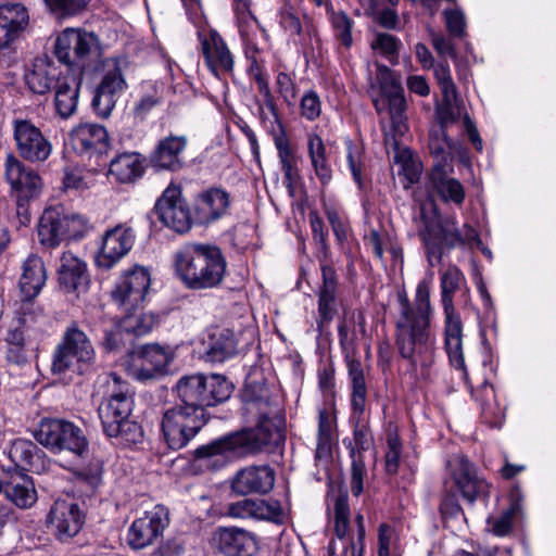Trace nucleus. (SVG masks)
<instances>
[{
  "label": "nucleus",
  "mask_w": 556,
  "mask_h": 556,
  "mask_svg": "<svg viewBox=\"0 0 556 556\" xmlns=\"http://www.w3.org/2000/svg\"><path fill=\"white\" fill-rule=\"evenodd\" d=\"M430 289L426 282L417 286L415 306L407 299L401 300V314L396 320L395 344L400 355L409 362L415 371L418 366L428 367L433 362L434 337L430 331Z\"/></svg>",
  "instance_id": "1"
},
{
  "label": "nucleus",
  "mask_w": 556,
  "mask_h": 556,
  "mask_svg": "<svg viewBox=\"0 0 556 556\" xmlns=\"http://www.w3.org/2000/svg\"><path fill=\"white\" fill-rule=\"evenodd\" d=\"M173 266L190 290L217 288L227 270V262L217 245H187L175 253Z\"/></svg>",
  "instance_id": "2"
},
{
  "label": "nucleus",
  "mask_w": 556,
  "mask_h": 556,
  "mask_svg": "<svg viewBox=\"0 0 556 556\" xmlns=\"http://www.w3.org/2000/svg\"><path fill=\"white\" fill-rule=\"evenodd\" d=\"M174 393L180 405L197 414L205 415V408L228 400L232 384L222 375H186L178 379Z\"/></svg>",
  "instance_id": "3"
},
{
  "label": "nucleus",
  "mask_w": 556,
  "mask_h": 556,
  "mask_svg": "<svg viewBox=\"0 0 556 556\" xmlns=\"http://www.w3.org/2000/svg\"><path fill=\"white\" fill-rule=\"evenodd\" d=\"M465 285V277L456 266H450L441 276V303L444 312L445 349L451 364L464 371L463 323L454 307V294Z\"/></svg>",
  "instance_id": "4"
},
{
  "label": "nucleus",
  "mask_w": 556,
  "mask_h": 556,
  "mask_svg": "<svg viewBox=\"0 0 556 556\" xmlns=\"http://www.w3.org/2000/svg\"><path fill=\"white\" fill-rule=\"evenodd\" d=\"M34 437L42 446L54 454L71 453L74 460L70 465H63L68 469H75L79 459L88 452V442L81 429L64 419H41Z\"/></svg>",
  "instance_id": "5"
},
{
  "label": "nucleus",
  "mask_w": 556,
  "mask_h": 556,
  "mask_svg": "<svg viewBox=\"0 0 556 556\" xmlns=\"http://www.w3.org/2000/svg\"><path fill=\"white\" fill-rule=\"evenodd\" d=\"M94 359L96 351L90 339L73 323L65 329L53 352L51 370L59 375L66 371L83 374Z\"/></svg>",
  "instance_id": "6"
},
{
  "label": "nucleus",
  "mask_w": 556,
  "mask_h": 556,
  "mask_svg": "<svg viewBox=\"0 0 556 556\" xmlns=\"http://www.w3.org/2000/svg\"><path fill=\"white\" fill-rule=\"evenodd\" d=\"M53 52L66 73L78 68L84 72L87 62L101 55L102 46L93 31L67 27L56 36Z\"/></svg>",
  "instance_id": "7"
},
{
  "label": "nucleus",
  "mask_w": 556,
  "mask_h": 556,
  "mask_svg": "<svg viewBox=\"0 0 556 556\" xmlns=\"http://www.w3.org/2000/svg\"><path fill=\"white\" fill-rule=\"evenodd\" d=\"M126 66L127 63L124 59L108 58L103 60V75L91 102L99 117L108 118L117 100L127 90L128 85L124 75Z\"/></svg>",
  "instance_id": "8"
},
{
  "label": "nucleus",
  "mask_w": 556,
  "mask_h": 556,
  "mask_svg": "<svg viewBox=\"0 0 556 556\" xmlns=\"http://www.w3.org/2000/svg\"><path fill=\"white\" fill-rule=\"evenodd\" d=\"M206 424V416L176 404L163 413L161 429L172 450H180L199 433Z\"/></svg>",
  "instance_id": "9"
},
{
  "label": "nucleus",
  "mask_w": 556,
  "mask_h": 556,
  "mask_svg": "<svg viewBox=\"0 0 556 556\" xmlns=\"http://www.w3.org/2000/svg\"><path fill=\"white\" fill-rule=\"evenodd\" d=\"M87 220L79 215H65L61 207L43 211L38 224L40 243L80 240L88 231Z\"/></svg>",
  "instance_id": "10"
},
{
  "label": "nucleus",
  "mask_w": 556,
  "mask_h": 556,
  "mask_svg": "<svg viewBox=\"0 0 556 556\" xmlns=\"http://www.w3.org/2000/svg\"><path fill=\"white\" fill-rule=\"evenodd\" d=\"M13 140L18 156L28 163L46 162L52 154V143L31 121L15 118L12 122Z\"/></svg>",
  "instance_id": "11"
},
{
  "label": "nucleus",
  "mask_w": 556,
  "mask_h": 556,
  "mask_svg": "<svg viewBox=\"0 0 556 556\" xmlns=\"http://www.w3.org/2000/svg\"><path fill=\"white\" fill-rule=\"evenodd\" d=\"M334 531L339 539H345V545L342 556H364L365 545V525L362 514H356L354 518L355 530L350 523V507L348 494L340 493L334 497Z\"/></svg>",
  "instance_id": "12"
},
{
  "label": "nucleus",
  "mask_w": 556,
  "mask_h": 556,
  "mask_svg": "<svg viewBox=\"0 0 556 556\" xmlns=\"http://www.w3.org/2000/svg\"><path fill=\"white\" fill-rule=\"evenodd\" d=\"M150 285L151 275L149 270L136 265L119 277L112 290V299L124 312L139 309Z\"/></svg>",
  "instance_id": "13"
},
{
  "label": "nucleus",
  "mask_w": 556,
  "mask_h": 556,
  "mask_svg": "<svg viewBox=\"0 0 556 556\" xmlns=\"http://www.w3.org/2000/svg\"><path fill=\"white\" fill-rule=\"evenodd\" d=\"M154 210L157 218L172 230L186 233L191 229L190 210L179 186L170 184L157 199Z\"/></svg>",
  "instance_id": "14"
},
{
  "label": "nucleus",
  "mask_w": 556,
  "mask_h": 556,
  "mask_svg": "<svg viewBox=\"0 0 556 556\" xmlns=\"http://www.w3.org/2000/svg\"><path fill=\"white\" fill-rule=\"evenodd\" d=\"M86 521V514L72 498L54 501L47 515V527L60 541L76 536Z\"/></svg>",
  "instance_id": "15"
},
{
  "label": "nucleus",
  "mask_w": 556,
  "mask_h": 556,
  "mask_svg": "<svg viewBox=\"0 0 556 556\" xmlns=\"http://www.w3.org/2000/svg\"><path fill=\"white\" fill-rule=\"evenodd\" d=\"M257 418L255 428L237 432L245 454H254L270 444L283 441L282 419L278 409L273 415L254 416Z\"/></svg>",
  "instance_id": "16"
},
{
  "label": "nucleus",
  "mask_w": 556,
  "mask_h": 556,
  "mask_svg": "<svg viewBox=\"0 0 556 556\" xmlns=\"http://www.w3.org/2000/svg\"><path fill=\"white\" fill-rule=\"evenodd\" d=\"M4 177L16 199L33 200L41 192L42 179L39 174L13 154L7 155Z\"/></svg>",
  "instance_id": "17"
},
{
  "label": "nucleus",
  "mask_w": 556,
  "mask_h": 556,
  "mask_svg": "<svg viewBox=\"0 0 556 556\" xmlns=\"http://www.w3.org/2000/svg\"><path fill=\"white\" fill-rule=\"evenodd\" d=\"M70 141L79 155L94 160L97 164H100L110 150L109 134L98 124H79L72 129Z\"/></svg>",
  "instance_id": "18"
},
{
  "label": "nucleus",
  "mask_w": 556,
  "mask_h": 556,
  "mask_svg": "<svg viewBox=\"0 0 556 556\" xmlns=\"http://www.w3.org/2000/svg\"><path fill=\"white\" fill-rule=\"evenodd\" d=\"M168 523L167 509L162 505H155L131 523L127 538L129 545L135 549H141L153 544Z\"/></svg>",
  "instance_id": "19"
},
{
  "label": "nucleus",
  "mask_w": 556,
  "mask_h": 556,
  "mask_svg": "<svg viewBox=\"0 0 556 556\" xmlns=\"http://www.w3.org/2000/svg\"><path fill=\"white\" fill-rule=\"evenodd\" d=\"M340 343L343 346L344 362L348 369V376L351 383V408L353 415L361 417L365 412L367 401V383L365 378V368L362 362L357 358L354 350H349L348 329L345 325H340L339 329Z\"/></svg>",
  "instance_id": "20"
},
{
  "label": "nucleus",
  "mask_w": 556,
  "mask_h": 556,
  "mask_svg": "<svg viewBox=\"0 0 556 556\" xmlns=\"http://www.w3.org/2000/svg\"><path fill=\"white\" fill-rule=\"evenodd\" d=\"M447 468L454 484L462 496L469 503L489 494V484L479 478L472 464L463 455H455L447 460Z\"/></svg>",
  "instance_id": "21"
},
{
  "label": "nucleus",
  "mask_w": 556,
  "mask_h": 556,
  "mask_svg": "<svg viewBox=\"0 0 556 556\" xmlns=\"http://www.w3.org/2000/svg\"><path fill=\"white\" fill-rule=\"evenodd\" d=\"M381 81L380 89L383 96L382 100L374 99V105L377 111L388 106L392 126L394 130L402 135L406 128L403 121V113L406 109V100L401 84L392 76L390 70L386 66L380 68Z\"/></svg>",
  "instance_id": "22"
},
{
  "label": "nucleus",
  "mask_w": 556,
  "mask_h": 556,
  "mask_svg": "<svg viewBox=\"0 0 556 556\" xmlns=\"http://www.w3.org/2000/svg\"><path fill=\"white\" fill-rule=\"evenodd\" d=\"M174 359V352L159 344H147L134 357L132 376L138 380H150L166 374Z\"/></svg>",
  "instance_id": "23"
},
{
  "label": "nucleus",
  "mask_w": 556,
  "mask_h": 556,
  "mask_svg": "<svg viewBox=\"0 0 556 556\" xmlns=\"http://www.w3.org/2000/svg\"><path fill=\"white\" fill-rule=\"evenodd\" d=\"M226 516L235 519L266 520L280 523L283 511L280 503L275 500L242 498L226 506Z\"/></svg>",
  "instance_id": "24"
},
{
  "label": "nucleus",
  "mask_w": 556,
  "mask_h": 556,
  "mask_svg": "<svg viewBox=\"0 0 556 556\" xmlns=\"http://www.w3.org/2000/svg\"><path fill=\"white\" fill-rule=\"evenodd\" d=\"M215 547L225 556H254L257 552L255 535L241 528H218L213 535Z\"/></svg>",
  "instance_id": "25"
},
{
  "label": "nucleus",
  "mask_w": 556,
  "mask_h": 556,
  "mask_svg": "<svg viewBox=\"0 0 556 556\" xmlns=\"http://www.w3.org/2000/svg\"><path fill=\"white\" fill-rule=\"evenodd\" d=\"M421 226L419 233L424 243H455L459 240L455 233V226L453 223L443 220L437 210L433 201H428L420 206Z\"/></svg>",
  "instance_id": "26"
},
{
  "label": "nucleus",
  "mask_w": 556,
  "mask_h": 556,
  "mask_svg": "<svg viewBox=\"0 0 556 556\" xmlns=\"http://www.w3.org/2000/svg\"><path fill=\"white\" fill-rule=\"evenodd\" d=\"M29 25L27 8L18 2L0 4V49L11 47Z\"/></svg>",
  "instance_id": "27"
},
{
  "label": "nucleus",
  "mask_w": 556,
  "mask_h": 556,
  "mask_svg": "<svg viewBox=\"0 0 556 556\" xmlns=\"http://www.w3.org/2000/svg\"><path fill=\"white\" fill-rule=\"evenodd\" d=\"M275 485V471L267 465L249 466L239 470L231 482V489L239 495L266 494Z\"/></svg>",
  "instance_id": "28"
},
{
  "label": "nucleus",
  "mask_w": 556,
  "mask_h": 556,
  "mask_svg": "<svg viewBox=\"0 0 556 556\" xmlns=\"http://www.w3.org/2000/svg\"><path fill=\"white\" fill-rule=\"evenodd\" d=\"M233 454H245L237 432L218 438L194 451L198 460L214 469L223 467Z\"/></svg>",
  "instance_id": "29"
},
{
  "label": "nucleus",
  "mask_w": 556,
  "mask_h": 556,
  "mask_svg": "<svg viewBox=\"0 0 556 556\" xmlns=\"http://www.w3.org/2000/svg\"><path fill=\"white\" fill-rule=\"evenodd\" d=\"M83 77V71L78 68L63 74L56 80L54 108L56 115L63 119L70 118L77 110Z\"/></svg>",
  "instance_id": "30"
},
{
  "label": "nucleus",
  "mask_w": 556,
  "mask_h": 556,
  "mask_svg": "<svg viewBox=\"0 0 556 556\" xmlns=\"http://www.w3.org/2000/svg\"><path fill=\"white\" fill-rule=\"evenodd\" d=\"M244 410L250 416L273 415L278 409L264 379L250 376L241 393Z\"/></svg>",
  "instance_id": "31"
},
{
  "label": "nucleus",
  "mask_w": 556,
  "mask_h": 556,
  "mask_svg": "<svg viewBox=\"0 0 556 556\" xmlns=\"http://www.w3.org/2000/svg\"><path fill=\"white\" fill-rule=\"evenodd\" d=\"M202 51L210 71L215 75L231 73L233 70V56L224 39L216 30H211L208 37H202L199 33Z\"/></svg>",
  "instance_id": "32"
},
{
  "label": "nucleus",
  "mask_w": 556,
  "mask_h": 556,
  "mask_svg": "<svg viewBox=\"0 0 556 556\" xmlns=\"http://www.w3.org/2000/svg\"><path fill=\"white\" fill-rule=\"evenodd\" d=\"M229 195L218 188L200 193L194 202V218L200 225H208L222 218L229 207Z\"/></svg>",
  "instance_id": "33"
},
{
  "label": "nucleus",
  "mask_w": 556,
  "mask_h": 556,
  "mask_svg": "<svg viewBox=\"0 0 556 556\" xmlns=\"http://www.w3.org/2000/svg\"><path fill=\"white\" fill-rule=\"evenodd\" d=\"M452 167L437 162L429 174L431 190L444 202L460 205L466 197L465 189L459 180L450 175Z\"/></svg>",
  "instance_id": "34"
},
{
  "label": "nucleus",
  "mask_w": 556,
  "mask_h": 556,
  "mask_svg": "<svg viewBox=\"0 0 556 556\" xmlns=\"http://www.w3.org/2000/svg\"><path fill=\"white\" fill-rule=\"evenodd\" d=\"M187 144L186 136L170 135L161 139L151 155V163L161 169H180L184 166L182 154Z\"/></svg>",
  "instance_id": "35"
},
{
  "label": "nucleus",
  "mask_w": 556,
  "mask_h": 556,
  "mask_svg": "<svg viewBox=\"0 0 556 556\" xmlns=\"http://www.w3.org/2000/svg\"><path fill=\"white\" fill-rule=\"evenodd\" d=\"M59 281L66 292H76L77 295L85 293L90 283L86 263L72 253H64L59 269Z\"/></svg>",
  "instance_id": "36"
},
{
  "label": "nucleus",
  "mask_w": 556,
  "mask_h": 556,
  "mask_svg": "<svg viewBox=\"0 0 556 556\" xmlns=\"http://www.w3.org/2000/svg\"><path fill=\"white\" fill-rule=\"evenodd\" d=\"M45 316L33 306H26L8 331L5 342L12 345H27L41 331Z\"/></svg>",
  "instance_id": "37"
},
{
  "label": "nucleus",
  "mask_w": 556,
  "mask_h": 556,
  "mask_svg": "<svg viewBox=\"0 0 556 556\" xmlns=\"http://www.w3.org/2000/svg\"><path fill=\"white\" fill-rule=\"evenodd\" d=\"M323 283L318 290V320L321 329L330 324L337 315V277L332 267L321 266Z\"/></svg>",
  "instance_id": "38"
},
{
  "label": "nucleus",
  "mask_w": 556,
  "mask_h": 556,
  "mask_svg": "<svg viewBox=\"0 0 556 556\" xmlns=\"http://www.w3.org/2000/svg\"><path fill=\"white\" fill-rule=\"evenodd\" d=\"M146 159L138 152H123L110 162L109 174L117 182L132 184L143 176Z\"/></svg>",
  "instance_id": "39"
},
{
  "label": "nucleus",
  "mask_w": 556,
  "mask_h": 556,
  "mask_svg": "<svg viewBox=\"0 0 556 556\" xmlns=\"http://www.w3.org/2000/svg\"><path fill=\"white\" fill-rule=\"evenodd\" d=\"M62 73L48 58L36 59L31 68L25 74V81L29 90L36 94H46L52 87L55 88L58 78Z\"/></svg>",
  "instance_id": "40"
},
{
  "label": "nucleus",
  "mask_w": 556,
  "mask_h": 556,
  "mask_svg": "<svg viewBox=\"0 0 556 556\" xmlns=\"http://www.w3.org/2000/svg\"><path fill=\"white\" fill-rule=\"evenodd\" d=\"M274 143L281 164L285 184L289 189H292L293 185L300 178V157L296 154L295 149L291 146L290 140L283 130L274 136Z\"/></svg>",
  "instance_id": "41"
},
{
  "label": "nucleus",
  "mask_w": 556,
  "mask_h": 556,
  "mask_svg": "<svg viewBox=\"0 0 556 556\" xmlns=\"http://www.w3.org/2000/svg\"><path fill=\"white\" fill-rule=\"evenodd\" d=\"M46 282L43 262L37 256H29L23 265L20 279L21 292L25 300H31L39 294Z\"/></svg>",
  "instance_id": "42"
},
{
  "label": "nucleus",
  "mask_w": 556,
  "mask_h": 556,
  "mask_svg": "<svg viewBox=\"0 0 556 556\" xmlns=\"http://www.w3.org/2000/svg\"><path fill=\"white\" fill-rule=\"evenodd\" d=\"M4 495L20 508L30 507L37 501L33 481L25 475H16L3 485Z\"/></svg>",
  "instance_id": "43"
},
{
  "label": "nucleus",
  "mask_w": 556,
  "mask_h": 556,
  "mask_svg": "<svg viewBox=\"0 0 556 556\" xmlns=\"http://www.w3.org/2000/svg\"><path fill=\"white\" fill-rule=\"evenodd\" d=\"M237 345L233 331L217 328L208 337L206 355L211 362L222 363L237 353Z\"/></svg>",
  "instance_id": "44"
},
{
  "label": "nucleus",
  "mask_w": 556,
  "mask_h": 556,
  "mask_svg": "<svg viewBox=\"0 0 556 556\" xmlns=\"http://www.w3.org/2000/svg\"><path fill=\"white\" fill-rule=\"evenodd\" d=\"M471 394L476 401L480 402L485 422L491 427L500 428L505 419V410L496 403L493 387L483 382L477 390L471 388Z\"/></svg>",
  "instance_id": "45"
},
{
  "label": "nucleus",
  "mask_w": 556,
  "mask_h": 556,
  "mask_svg": "<svg viewBox=\"0 0 556 556\" xmlns=\"http://www.w3.org/2000/svg\"><path fill=\"white\" fill-rule=\"evenodd\" d=\"M131 410L132 399L119 401L102 400L98 408V414L103 431H114V429H117L115 424L129 417Z\"/></svg>",
  "instance_id": "46"
},
{
  "label": "nucleus",
  "mask_w": 556,
  "mask_h": 556,
  "mask_svg": "<svg viewBox=\"0 0 556 556\" xmlns=\"http://www.w3.org/2000/svg\"><path fill=\"white\" fill-rule=\"evenodd\" d=\"M41 451L31 441L25 439L15 440L9 451V455L17 467L25 470H35L40 462Z\"/></svg>",
  "instance_id": "47"
},
{
  "label": "nucleus",
  "mask_w": 556,
  "mask_h": 556,
  "mask_svg": "<svg viewBox=\"0 0 556 556\" xmlns=\"http://www.w3.org/2000/svg\"><path fill=\"white\" fill-rule=\"evenodd\" d=\"M97 392L102 396V400L132 399L128 382L114 372L106 374L98 380Z\"/></svg>",
  "instance_id": "48"
},
{
  "label": "nucleus",
  "mask_w": 556,
  "mask_h": 556,
  "mask_svg": "<svg viewBox=\"0 0 556 556\" xmlns=\"http://www.w3.org/2000/svg\"><path fill=\"white\" fill-rule=\"evenodd\" d=\"M334 416L328 410H319L316 458L328 457L333 442Z\"/></svg>",
  "instance_id": "49"
},
{
  "label": "nucleus",
  "mask_w": 556,
  "mask_h": 556,
  "mask_svg": "<svg viewBox=\"0 0 556 556\" xmlns=\"http://www.w3.org/2000/svg\"><path fill=\"white\" fill-rule=\"evenodd\" d=\"M305 17L303 10L291 1L285 2L278 12L279 25L291 36L302 34V21Z\"/></svg>",
  "instance_id": "50"
},
{
  "label": "nucleus",
  "mask_w": 556,
  "mask_h": 556,
  "mask_svg": "<svg viewBox=\"0 0 556 556\" xmlns=\"http://www.w3.org/2000/svg\"><path fill=\"white\" fill-rule=\"evenodd\" d=\"M121 320V327L126 333L143 336L152 330L155 325V317L151 313L138 312V309L125 312Z\"/></svg>",
  "instance_id": "51"
},
{
  "label": "nucleus",
  "mask_w": 556,
  "mask_h": 556,
  "mask_svg": "<svg viewBox=\"0 0 556 556\" xmlns=\"http://www.w3.org/2000/svg\"><path fill=\"white\" fill-rule=\"evenodd\" d=\"M117 429L114 431H104L110 438L119 440L122 444H136L142 440L143 432L141 426L130 420L128 417L115 424Z\"/></svg>",
  "instance_id": "52"
},
{
  "label": "nucleus",
  "mask_w": 556,
  "mask_h": 556,
  "mask_svg": "<svg viewBox=\"0 0 556 556\" xmlns=\"http://www.w3.org/2000/svg\"><path fill=\"white\" fill-rule=\"evenodd\" d=\"M327 14L336 37L343 46L349 48L352 45V26L353 21L343 11H334L332 7L327 8Z\"/></svg>",
  "instance_id": "53"
},
{
  "label": "nucleus",
  "mask_w": 556,
  "mask_h": 556,
  "mask_svg": "<svg viewBox=\"0 0 556 556\" xmlns=\"http://www.w3.org/2000/svg\"><path fill=\"white\" fill-rule=\"evenodd\" d=\"M250 73L255 83L257 84L258 91L264 99V104L260 106L261 117H264L266 115L265 110H267L269 114L277 117L276 104L264 72L257 64H253L251 66Z\"/></svg>",
  "instance_id": "54"
},
{
  "label": "nucleus",
  "mask_w": 556,
  "mask_h": 556,
  "mask_svg": "<svg viewBox=\"0 0 556 556\" xmlns=\"http://www.w3.org/2000/svg\"><path fill=\"white\" fill-rule=\"evenodd\" d=\"M370 47L372 50L386 56L392 64H396L402 42L397 37L391 34L379 33L371 41Z\"/></svg>",
  "instance_id": "55"
},
{
  "label": "nucleus",
  "mask_w": 556,
  "mask_h": 556,
  "mask_svg": "<svg viewBox=\"0 0 556 556\" xmlns=\"http://www.w3.org/2000/svg\"><path fill=\"white\" fill-rule=\"evenodd\" d=\"M520 509V504L517 500H514L510 507L503 511L498 517H489L486 522L490 531L497 535L504 536L509 533L513 528V522L516 514Z\"/></svg>",
  "instance_id": "56"
},
{
  "label": "nucleus",
  "mask_w": 556,
  "mask_h": 556,
  "mask_svg": "<svg viewBox=\"0 0 556 556\" xmlns=\"http://www.w3.org/2000/svg\"><path fill=\"white\" fill-rule=\"evenodd\" d=\"M128 252L129 247L126 245H100L94 254V263L98 268L106 270L115 266Z\"/></svg>",
  "instance_id": "57"
},
{
  "label": "nucleus",
  "mask_w": 556,
  "mask_h": 556,
  "mask_svg": "<svg viewBox=\"0 0 556 556\" xmlns=\"http://www.w3.org/2000/svg\"><path fill=\"white\" fill-rule=\"evenodd\" d=\"M432 68L437 83L440 86L442 97L446 99L457 98V89L448 63L445 60H441L435 63Z\"/></svg>",
  "instance_id": "58"
},
{
  "label": "nucleus",
  "mask_w": 556,
  "mask_h": 556,
  "mask_svg": "<svg viewBox=\"0 0 556 556\" xmlns=\"http://www.w3.org/2000/svg\"><path fill=\"white\" fill-rule=\"evenodd\" d=\"M49 10L59 18L80 14L87 7L85 0H43Z\"/></svg>",
  "instance_id": "59"
},
{
  "label": "nucleus",
  "mask_w": 556,
  "mask_h": 556,
  "mask_svg": "<svg viewBox=\"0 0 556 556\" xmlns=\"http://www.w3.org/2000/svg\"><path fill=\"white\" fill-rule=\"evenodd\" d=\"M451 144L445 129L437 127L430 131L429 149L431 154L438 159V162L446 164L447 151Z\"/></svg>",
  "instance_id": "60"
},
{
  "label": "nucleus",
  "mask_w": 556,
  "mask_h": 556,
  "mask_svg": "<svg viewBox=\"0 0 556 556\" xmlns=\"http://www.w3.org/2000/svg\"><path fill=\"white\" fill-rule=\"evenodd\" d=\"M351 491L353 495L358 496L364 490V478L366 476V468L363 460V455L359 451L351 448Z\"/></svg>",
  "instance_id": "61"
},
{
  "label": "nucleus",
  "mask_w": 556,
  "mask_h": 556,
  "mask_svg": "<svg viewBox=\"0 0 556 556\" xmlns=\"http://www.w3.org/2000/svg\"><path fill=\"white\" fill-rule=\"evenodd\" d=\"M445 26L451 36L463 38L466 35V18L459 8L443 11Z\"/></svg>",
  "instance_id": "62"
},
{
  "label": "nucleus",
  "mask_w": 556,
  "mask_h": 556,
  "mask_svg": "<svg viewBox=\"0 0 556 556\" xmlns=\"http://www.w3.org/2000/svg\"><path fill=\"white\" fill-rule=\"evenodd\" d=\"M386 470L389 475L397 472L402 453V444L396 432H390L387 440Z\"/></svg>",
  "instance_id": "63"
},
{
  "label": "nucleus",
  "mask_w": 556,
  "mask_h": 556,
  "mask_svg": "<svg viewBox=\"0 0 556 556\" xmlns=\"http://www.w3.org/2000/svg\"><path fill=\"white\" fill-rule=\"evenodd\" d=\"M397 535L395 530L388 523L378 527V556H391L395 549Z\"/></svg>",
  "instance_id": "64"
}]
</instances>
